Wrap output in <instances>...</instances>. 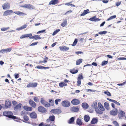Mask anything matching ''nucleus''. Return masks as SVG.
<instances>
[{
  "label": "nucleus",
  "instance_id": "obj_1",
  "mask_svg": "<svg viewBox=\"0 0 126 126\" xmlns=\"http://www.w3.org/2000/svg\"><path fill=\"white\" fill-rule=\"evenodd\" d=\"M55 119V117L54 115L50 116L47 119L46 121L47 124L46 126H55L54 121Z\"/></svg>",
  "mask_w": 126,
  "mask_h": 126
},
{
  "label": "nucleus",
  "instance_id": "obj_23",
  "mask_svg": "<svg viewBox=\"0 0 126 126\" xmlns=\"http://www.w3.org/2000/svg\"><path fill=\"white\" fill-rule=\"evenodd\" d=\"M71 110L72 111L77 112H78L79 110V107H74L71 108Z\"/></svg>",
  "mask_w": 126,
  "mask_h": 126
},
{
  "label": "nucleus",
  "instance_id": "obj_13",
  "mask_svg": "<svg viewBox=\"0 0 126 126\" xmlns=\"http://www.w3.org/2000/svg\"><path fill=\"white\" fill-rule=\"evenodd\" d=\"M125 115V112L122 110H119L118 112V116L120 118H122L124 117Z\"/></svg>",
  "mask_w": 126,
  "mask_h": 126
},
{
  "label": "nucleus",
  "instance_id": "obj_52",
  "mask_svg": "<svg viewBox=\"0 0 126 126\" xmlns=\"http://www.w3.org/2000/svg\"><path fill=\"white\" fill-rule=\"evenodd\" d=\"M9 29V27H7L6 28H3L1 29V30L2 31H4Z\"/></svg>",
  "mask_w": 126,
  "mask_h": 126
},
{
  "label": "nucleus",
  "instance_id": "obj_12",
  "mask_svg": "<svg viewBox=\"0 0 126 126\" xmlns=\"http://www.w3.org/2000/svg\"><path fill=\"white\" fill-rule=\"evenodd\" d=\"M11 105V102L9 100L5 101V106L6 108H10Z\"/></svg>",
  "mask_w": 126,
  "mask_h": 126
},
{
  "label": "nucleus",
  "instance_id": "obj_4",
  "mask_svg": "<svg viewBox=\"0 0 126 126\" xmlns=\"http://www.w3.org/2000/svg\"><path fill=\"white\" fill-rule=\"evenodd\" d=\"M12 102L13 105L15 106L14 107V110L16 111H19L21 110L22 105L21 103H19L17 105V102L16 101H13Z\"/></svg>",
  "mask_w": 126,
  "mask_h": 126
},
{
  "label": "nucleus",
  "instance_id": "obj_55",
  "mask_svg": "<svg viewBox=\"0 0 126 126\" xmlns=\"http://www.w3.org/2000/svg\"><path fill=\"white\" fill-rule=\"evenodd\" d=\"M78 81L77 82V86H79L81 84V80L77 79Z\"/></svg>",
  "mask_w": 126,
  "mask_h": 126
},
{
  "label": "nucleus",
  "instance_id": "obj_58",
  "mask_svg": "<svg viewBox=\"0 0 126 126\" xmlns=\"http://www.w3.org/2000/svg\"><path fill=\"white\" fill-rule=\"evenodd\" d=\"M15 78L17 79L19 77V74H18L15 73L14 74Z\"/></svg>",
  "mask_w": 126,
  "mask_h": 126
},
{
  "label": "nucleus",
  "instance_id": "obj_46",
  "mask_svg": "<svg viewBox=\"0 0 126 126\" xmlns=\"http://www.w3.org/2000/svg\"><path fill=\"white\" fill-rule=\"evenodd\" d=\"M60 31V29H58L52 33V35H54Z\"/></svg>",
  "mask_w": 126,
  "mask_h": 126
},
{
  "label": "nucleus",
  "instance_id": "obj_29",
  "mask_svg": "<svg viewBox=\"0 0 126 126\" xmlns=\"http://www.w3.org/2000/svg\"><path fill=\"white\" fill-rule=\"evenodd\" d=\"M98 121V119L97 118H94L92 119L91 123L92 124H94L97 123Z\"/></svg>",
  "mask_w": 126,
  "mask_h": 126
},
{
  "label": "nucleus",
  "instance_id": "obj_6",
  "mask_svg": "<svg viewBox=\"0 0 126 126\" xmlns=\"http://www.w3.org/2000/svg\"><path fill=\"white\" fill-rule=\"evenodd\" d=\"M71 102L72 104L75 105H78L80 103V100L76 98H74L72 99Z\"/></svg>",
  "mask_w": 126,
  "mask_h": 126
},
{
  "label": "nucleus",
  "instance_id": "obj_33",
  "mask_svg": "<svg viewBox=\"0 0 126 126\" xmlns=\"http://www.w3.org/2000/svg\"><path fill=\"white\" fill-rule=\"evenodd\" d=\"M70 72L73 74H74L77 73L78 72V70L77 69L75 70V68L70 70Z\"/></svg>",
  "mask_w": 126,
  "mask_h": 126
},
{
  "label": "nucleus",
  "instance_id": "obj_36",
  "mask_svg": "<svg viewBox=\"0 0 126 126\" xmlns=\"http://www.w3.org/2000/svg\"><path fill=\"white\" fill-rule=\"evenodd\" d=\"M92 108L95 109L96 108H97V102H94L92 105Z\"/></svg>",
  "mask_w": 126,
  "mask_h": 126
},
{
  "label": "nucleus",
  "instance_id": "obj_19",
  "mask_svg": "<svg viewBox=\"0 0 126 126\" xmlns=\"http://www.w3.org/2000/svg\"><path fill=\"white\" fill-rule=\"evenodd\" d=\"M30 116L31 118L33 119H36L37 117V114L34 111H33L30 113Z\"/></svg>",
  "mask_w": 126,
  "mask_h": 126
},
{
  "label": "nucleus",
  "instance_id": "obj_60",
  "mask_svg": "<svg viewBox=\"0 0 126 126\" xmlns=\"http://www.w3.org/2000/svg\"><path fill=\"white\" fill-rule=\"evenodd\" d=\"M43 66L41 65H38L36 66V68L39 69H43Z\"/></svg>",
  "mask_w": 126,
  "mask_h": 126
},
{
  "label": "nucleus",
  "instance_id": "obj_14",
  "mask_svg": "<svg viewBox=\"0 0 126 126\" xmlns=\"http://www.w3.org/2000/svg\"><path fill=\"white\" fill-rule=\"evenodd\" d=\"M13 12H14L12 10H7L4 12L3 16H6L9 15Z\"/></svg>",
  "mask_w": 126,
  "mask_h": 126
},
{
  "label": "nucleus",
  "instance_id": "obj_59",
  "mask_svg": "<svg viewBox=\"0 0 126 126\" xmlns=\"http://www.w3.org/2000/svg\"><path fill=\"white\" fill-rule=\"evenodd\" d=\"M26 37V34H24L22 35L20 37V38L21 39H23V38H25Z\"/></svg>",
  "mask_w": 126,
  "mask_h": 126
},
{
  "label": "nucleus",
  "instance_id": "obj_32",
  "mask_svg": "<svg viewBox=\"0 0 126 126\" xmlns=\"http://www.w3.org/2000/svg\"><path fill=\"white\" fill-rule=\"evenodd\" d=\"M90 119V117L88 115H85L84 117V120L86 122H88Z\"/></svg>",
  "mask_w": 126,
  "mask_h": 126
},
{
  "label": "nucleus",
  "instance_id": "obj_63",
  "mask_svg": "<svg viewBox=\"0 0 126 126\" xmlns=\"http://www.w3.org/2000/svg\"><path fill=\"white\" fill-rule=\"evenodd\" d=\"M45 31H46L45 30H43L40 31L38 32H37V33L38 34V33H43V32H45Z\"/></svg>",
  "mask_w": 126,
  "mask_h": 126
},
{
  "label": "nucleus",
  "instance_id": "obj_40",
  "mask_svg": "<svg viewBox=\"0 0 126 126\" xmlns=\"http://www.w3.org/2000/svg\"><path fill=\"white\" fill-rule=\"evenodd\" d=\"M82 59H79L77 60L76 61V64L78 65H79L82 62Z\"/></svg>",
  "mask_w": 126,
  "mask_h": 126
},
{
  "label": "nucleus",
  "instance_id": "obj_20",
  "mask_svg": "<svg viewBox=\"0 0 126 126\" xmlns=\"http://www.w3.org/2000/svg\"><path fill=\"white\" fill-rule=\"evenodd\" d=\"M59 48L60 50L62 51H67L68 50L69 48L68 47H66L65 46H60L59 47Z\"/></svg>",
  "mask_w": 126,
  "mask_h": 126
},
{
  "label": "nucleus",
  "instance_id": "obj_50",
  "mask_svg": "<svg viewBox=\"0 0 126 126\" xmlns=\"http://www.w3.org/2000/svg\"><path fill=\"white\" fill-rule=\"evenodd\" d=\"M108 61H104L102 62L101 63V65L102 66H104L107 64L108 63Z\"/></svg>",
  "mask_w": 126,
  "mask_h": 126
},
{
  "label": "nucleus",
  "instance_id": "obj_3",
  "mask_svg": "<svg viewBox=\"0 0 126 126\" xmlns=\"http://www.w3.org/2000/svg\"><path fill=\"white\" fill-rule=\"evenodd\" d=\"M3 116L12 119H17V117L13 115V112L10 111H6L3 112Z\"/></svg>",
  "mask_w": 126,
  "mask_h": 126
},
{
  "label": "nucleus",
  "instance_id": "obj_49",
  "mask_svg": "<svg viewBox=\"0 0 126 126\" xmlns=\"http://www.w3.org/2000/svg\"><path fill=\"white\" fill-rule=\"evenodd\" d=\"M78 41V39L76 38L75 39L74 41L73 42V44H72L71 45L72 46H75L77 44Z\"/></svg>",
  "mask_w": 126,
  "mask_h": 126
},
{
  "label": "nucleus",
  "instance_id": "obj_43",
  "mask_svg": "<svg viewBox=\"0 0 126 126\" xmlns=\"http://www.w3.org/2000/svg\"><path fill=\"white\" fill-rule=\"evenodd\" d=\"M46 101L43 98H41L40 100L41 103L43 105L44 104L45 102H46Z\"/></svg>",
  "mask_w": 126,
  "mask_h": 126
},
{
  "label": "nucleus",
  "instance_id": "obj_2",
  "mask_svg": "<svg viewBox=\"0 0 126 126\" xmlns=\"http://www.w3.org/2000/svg\"><path fill=\"white\" fill-rule=\"evenodd\" d=\"M98 106L99 110L98 108L95 109V111L97 114H101L103 113V112L105 110V109L101 103L99 102L98 103Z\"/></svg>",
  "mask_w": 126,
  "mask_h": 126
},
{
  "label": "nucleus",
  "instance_id": "obj_7",
  "mask_svg": "<svg viewBox=\"0 0 126 126\" xmlns=\"http://www.w3.org/2000/svg\"><path fill=\"white\" fill-rule=\"evenodd\" d=\"M38 111L43 113H46L47 112L46 109L42 106H40L38 108Z\"/></svg>",
  "mask_w": 126,
  "mask_h": 126
},
{
  "label": "nucleus",
  "instance_id": "obj_44",
  "mask_svg": "<svg viewBox=\"0 0 126 126\" xmlns=\"http://www.w3.org/2000/svg\"><path fill=\"white\" fill-rule=\"evenodd\" d=\"M67 24V21L66 20H65L61 24V25L63 27H64Z\"/></svg>",
  "mask_w": 126,
  "mask_h": 126
},
{
  "label": "nucleus",
  "instance_id": "obj_42",
  "mask_svg": "<svg viewBox=\"0 0 126 126\" xmlns=\"http://www.w3.org/2000/svg\"><path fill=\"white\" fill-rule=\"evenodd\" d=\"M5 53H7L10 52L12 50V49L10 48H7V49H4Z\"/></svg>",
  "mask_w": 126,
  "mask_h": 126
},
{
  "label": "nucleus",
  "instance_id": "obj_35",
  "mask_svg": "<svg viewBox=\"0 0 126 126\" xmlns=\"http://www.w3.org/2000/svg\"><path fill=\"white\" fill-rule=\"evenodd\" d=\"M59 86L60 87H63L64 86H67V84L64 82H61L59 84Z\"/></svg>",
  "mask_w": 126,
  "mask_h": 126
},
{
  "label": "nucleus",
  "instance_id": "obj_64",
  "mask_svg": "<svg viewBox=\"0 0 126 126\" xmlns=\"http://www.w3.org/2000/svg\"><path fill=\"white\" fill-rule=\"evenodd\" d=\"M38 43V42H35L34 43H33L31 44L30 45V46H33L36 45Z\"/></svg>",
  "mask_w": 126,
  "mask_h": 126
},
{
  "label": "nucleus",
  "instance_id": "obj_8",
  "mask_svg": "<svg viewBox=\"0 0 126 126\" xmlns=\"http://www.w3.org/2000/svg\"><path fill=\"white\" fill-rule=\"evenodd\" d=\"M37 83L36 82H31L29 83L26 86L27 88L32 87L35 88L37 87Z\"/></svg>",
  "mask_w": 126,
  "mask_h": 126
},
{
  "label": "nucleus",
  "instance_id": "obj_31",
  "mask_svg": "<svg viewBox=\"0 0 126 126\" xmlns=\"http://www.w3.org/2000/svg\"><path fill=\"white\" fill-rule=\"evenodd\" d=\"M82 106L83 108L84 109H86L89 107V105L86 103H83L82 104Z\"/></svg>",
  "mask_w": 126,
  "mask_h": 126
},
{
  "label": "nucleus",
  "instance_id": "obj_22",
  "mask_svg": "<svg viewBox=\"0 0 126 126\" xmlns=\"http://www.w3.org/2000/svg\"><path fill=\"white\" fill-rule=\"evenodd\" d=\"M96 17V16H94L93 17L90 18L89 20L91 21H100V19L99 18H95Z\"/></svg>",
  "mask_w": 126,
  "mask_h": 126
},
{
  "label": "nucleus",
  "instance_id": "obj_41",
  "mask_svg": "<svg viewBox=\"0 0 126 126\" xmlns=\"http://www.w3.org/2000/svg\"><path fill=\"white\" fill-rule=\"evenodd\" d=\"M49 103L50 104V106H53L54 104V101L53 100L51 99H49Z\"/></svg>",
  "mask_w": 126,
  "mask_h": 126
},
{
  "label": "nucleus",
  "instance_id": "obj_53",
  "mask_svg": "<svg viewBox=\"0 0 126 126\" xmlns=\"http://www.w3.org/2000/svg\"><path fill=\"white\" fill-rule=\"evenodd\" d=\"M34 101L38 103L39 100L38 98L37 97H35L33 98Z\"/></svg>",
  "mask_w": 126,
  "mask_h": 126
},
{
  "label": "nucleus",
  "instance_id": "obj_30",
  "mask_svg": "<svg viewBox=\"0 0 126 126\" xmlns=\"http://www.w3.org/2000/svg\"><path fill=\"white\" fill-rule=\"evenodd\" d=\"M89 11V10L88 9L84 10L83 12L80 14V16H85V15L90 12Z\"/></svg>",
  "mask_w": 126,
  "mask_h": 126
},
{
  "label": "nucleus",
  "instance_id": "obj_61",
  "mask_svg": "<svg viewBox=\"0 0 126 126\" xmlns=\"http://www.w3.org/2000/svg\"><path fill=\"white\" fill-rule=\"evenodd\" d=\"M72 12V11L71 10H69L67 11L64 14V15H66L67 14L69 13H71Z\"/></svg>",
  "mask_w": 126,
  "mask_h": 126
},
{
  "label": "nucleus",
  "instance_id": "obj_47",
  "mask_svg": "<svg viewBox=\"0 0 126 126\" xmlns=\"http://www.w3.org/2000/svg\"><path fill=\"white\" fill-rule=\"evenodd\" d=\"M113 124L115 126H120L119 123L116 121H114L113 122Z\"/></svg>",
  "mask_w": 126,
  "mask_h": 126
},
{
  "label": "nucleus",
  "instance_id": "obj_11",
  "mask_svg": "<svg viewBox=\"0 0 126 126\" xmlns=\"http://www.w3.org/2000/svg\"><path fill=\"white\" fill-rule=\"evenodd\" d=\"M10 4L7 2L4 4L2 6L3 9L4 10L9 9L10 8Z\"/></svg>",
  "mask_w": 126,
  "mask_h": 126
},
{
  "label": "nucleus",
  "instance_id": "obj_38",
  "mask_svg": "<svg viewBox=\"0 0 126 126\" xmlns=\"http://www.w3.org/2000/svg\"><path fill=\"white\" fill-rule=\"evenodd\" d=\"M83 79V77L82 76V73H81L79 74V76L77 78V79H79L81 80V79Z\"/></svg>",
  "mask_w": 126,
  "mask_h": 126
},
{
  "label": "nucleus",
  "instance_id": "obj_51",
  "mask_svg": "<svg viewBox=\"0 0 126 126\" xmlns=\"http://www.w3.org/2000/svg\"><path fill=\"white\" fill-rule=\"evenodd\" d=\"M107 33V32L106 31H104L102 32H98V34L102 35L103 34H105Z\"/></svg>",
  "mask_w": 126,
  "mask_h": 126
},
{
  "label": "nucleus",
  "instance_id": "obj_27",
  "mask_svg": "<svg viewBox=\"0 0 126 126\" xmlns=\"http://www.w3.org/2000/svg\"><path fill=\"white\" fill-rule=\"evenodd\" d=\"M107 99L110 101L113 102L114 103H115L117 105L119 106L120 105V103L119 102L115 100L108 98H107Z\"/></svg>",
  "mask_w": 126,
  "mask_h": 126
},
{
  "label": "nucleus",
  "instance_id": "obj_26",
  "mask_svg": "<svg viewBox=\"0 0 126 126\" xmlns=\"http://www.w3.org/2000/svg\"><path fill=\"white\" fill-rule=\"evenodd\" d=\"M74 118L73 117L71 118L68 121V123L70 124H73L74 123Z\"/></svg>",
  "mask_w": 126,
  "mask_h": 126
},
{
  "label": "nucleus",
  "instance_id": "obj_21",
  "mask_svg": "<svg viewBox=\"0 0 126 126\" xmlns=\"http://www.w3.org/2000/svg\"><path fill=\"white\" fill-rule=\"evenodd\" d=\"M23 108L26 111H31L32 110V108L31 107L27 106H24Z\"/></svg>",
  "mask_w": 126,
  "mask_h": 126
},
{
  "label": "nucleus",
  "instance_id": "obj_57",
  "mask_svg": "<svg viewBox=\"0 0 126 126\" xmlns=\"http://www.w3.org/2000/svg\"><path fill=\"white\" fill-rule=\"evenodd\" d=\"M47 124H44L43 122H42L39 125V126H46V125H47Z\"/></svg>",
  "mask_w": 126,
  "mask_h": 126
},
{
  "label": "nucleus",
  "instance_id": "obj_56",
  "mask_svg": "<svg viewBox=\"0 0 126 126\" xmlns=\"http://www.w3.org/2000/svg\"><path fill=\"white\" fill-rule=\"evenodd\" d=\"M121 1L117 2L116 3V5L118 6L121 4Z\"/></svg>",
  "mask_w": 126,
  "mask_h": 126
},
{
  "label": "nucleus",
  "instance_id": "obj_34",
  "mask_svg": "<svg viewBox=\"0 0 126 126\" xmlns=\"http://www.w3.org/2000/svg\"><path fill=\"white\" fill-rule=\"evenodd\" d=\"M14 13L19 16L26 15V14L20 11L15 12Z\"/></svg>",
  "mask_w": 126,
  "mask_h": 126
},
{
  "label": "nucleus",
  "instance_id": "obj_5",
  "mask_svg": "<svg viewBox=\"0 0 126 126\" xmlns=\"http://www.w3.org/2000/svg\"><path fill=\"white\" fill-rule=\"evenodd\" d=\"M62 104L64 107H68L70 106V103L68 100H64L62 102Z\"/></svg>",
  "mask_w": 126,
  "mask_h": 126
},
{
  "label": "nucleus",
  "instance_id": "obj_45",
  "mask_svg": "<svg viewBox=\"0 0 126 126\" xmlns=\"http://www.w3.org/2000/svg\"><path fill=\"white\" fill-rule=\"evenodd\" d=\"M116 15H114L113 16H112L110 17L109 18H108L107 19V21H109L115 18L116 17Z\"/></svg>",
  "mask_w": 126,
  "mask_h": 126
},
{
  "label": "nucleus",
  "instance_id": "obj_16",
  "mask_svg": "<svg viewBox=\"0 0 126 126\" xmlns=\"http://www.w3.org/2000/svg\"><path fill=\"white\" fill-rule=\"evenodd\" d=\"M29 103L31 107L33 108H35L36 106V104L35 102L32 99H30L29 100Z\"/></svg>",
  "mask_w": 126,
  "mask_h": 126
},
{
  "label": "nucleus",
  "instance_id": "obj_39",
  "mask_svg": "<svg viewBox=\"0 0 126 126\" xmlns=\"http://www.w3.org/2000/svg\"><path fill=\"white\" fill-rule=\"evenodd\" d=\"M43 105L46 107H49L50 106V104L46 101V102H45Z\"/></svg>",
  "mask_w": 126,
  "mask_h": 126
},
{
  "label": "nucleus",
  "instance_id": "obj_37",
  "mask_svg": "<svg viewBox=\"0 0 126 126\" xmlns=\"http://www.w3.org/2000/svg\"><path fill=\"white\" fill-rule=\"evenodd\" d=\"M104 106L106 109L109 110V103L106 102H105L104 104Z\"/></svg>",
  "mask_w": 126,
  "mask_h": 126
},
{
  "label": "nucleus",
  "instance_id": "obj_10",
  "mask_svg": "<svg viewBox=\"0 0 126 126\" xmlns=\"http://www.w3.org/2000/svg\"><path fill=\"white\" fill-rule=\"evenodd\" d=\"M50 112L54 114H58L62 112L61 110L60 109H53L51 110Z\"/></svg>",
  "mask_w": 126,
  "mask_h": 126
},
{
  "label": "nucleus",
  "instance_id": "obj_15",
  "mask_svg": "<svg viewBox=\"0 0 126 126\" xmlns=\"http://www.w3.org/2000/svg\"><path fill=\"white\" fill-rule=\"evenodd\" d=\"M21 116L23 117L24 120L28 121L29 120V118L25 114V112L22 111L21 112Z\"/></svg>",
  "mask_w": 126,
  "mask_h": 126
},
{
  "label": "nucleus",
  "instance_id": "obj_48",
  "mask_svg": "<svg viewBox=\"0 0 126 126\" xmlns=\"http://www.w3.org/2000/svg\"><path fill=\"white\" fill-rule=\"evenodd\" d=\"M104 93L105 94H107L109 96H110L111 95L110 92H108V90L104 92Z\"/></svg>",
  "mask_w": 126,
  "mask_h": 126
},
{
  "label": "nucleus",
  "instance_id": "obj_18",
  "mask_svg": "<svg viewBox=\"0 0 126 126\" xmlns=\"http://www.w3.org/2000/svg\"><path fill=\"white\" fill-rule=\"evenodd\" d=\"M59 2V1L58 0H51L49 2V5H54L57 4Z\"/></svg>",
  "mask_w": 126,
  "mask_h": 126
},
{
  "label": "nucleus",
  "instance_id": "obj_9",
  "mask_svg": "<svg viewBox=\"0 0 126 126\" xmlns=\"http://www.w3.org/2000/svg\"><path fill=\"white\" fill-rule=\"evenodd\" d=\"M22 7L28 8L29 9H35V7L32 5L29 4H24L22 6Z\"/></svg>",
  "mask_w": 126,
  "mask_h": 126
},
{
  "label": "nucleus",
  "instance_id": "obj_17",
  "mask_svg": "<svg viewBox=\"0 0 126 126\" xmlns=\"http://www.w3.org/2000/svg\"><path fill=\"white\" fill-rule=\"evenodd\" d=\"M118 113V110L117 109L115 108L110 111V114L112 115H116Z\"/></svg>",
  "mask_w": 126,
  "mask_h": 126
},
{
  "label": "nucleus",
  "instance_id": "obj_54",
  "mask_svg": "<svg viewBox=\"0 0 126 126\" xmlns=\"http://www.w3.org/2000/svg\"><path fill=\"white\" fill-rule=\"evenodd\" d=\"M61 101V99H56L55 100V104L56 105H58V102H60Z\"/></svg>",
  "mask_w": 126,
  "mask_h": 126
},
{
  "label": "nucleus",
  "instance_id": "obj_24",
  "mask_svg": "<svg viewBox=\"0 0 126 126\" xmlns=\"http://www.w3.org/2000/svg\"><path fill=\"white\" fill-rule=\"evenodd\" d=\"M29 38L30 39H34L35 40H38L41 39V37H40L39 35H35L31 37H29Z\"/></svg>",
  "mask_w": 126,
  "mask_h": 126
},
{
  "label": "nucleus",
  "instance_id": "obj_62",
  "mask_svg": "<svg viewBox=\"0 0 126 126\" xmlns=\"http://www.w3.org/2000/svg\"><path fill=\"white\" fill-rule=\"evenodd\" d=\"M26 37H31L32 35V34L31 33H30L29 34H26Z\"/></svg>",
  "mask_w": 126,
  "mask_h": 126
},
{
  "label": "nucleus",
  "instance_id": "obj_28",
  "mask_svg": "<svg viewBox=\"0 0 126 126\" xmlns=\"http://www.w3.org/2000/svg\"><path fill=\"white\" fill-rule=\"evenodd\" d=\"M76 123L79 126H81L83 124L82 120L79 118H78L77 120Z\"/></svg>",
  "mask_w": 126,
  "mask_h": 126
},
{
  "label": "nucleus",
  "instance_id": "obj_25",
  "mask_svg": "<svg viewBox=\"0 0 126 126\" xmlns=\"http://www.w3.org/2000/svg\"><path fill=\"white\" fill-rule=\"evenodd\" d=\"M27 26V25L26 24H24L20 27L17 28L16 30L19 31L23 30L26 28Z\"/></svg>",
  "mask_w": 126,
  "mask_h": 126
}]
</instances>
